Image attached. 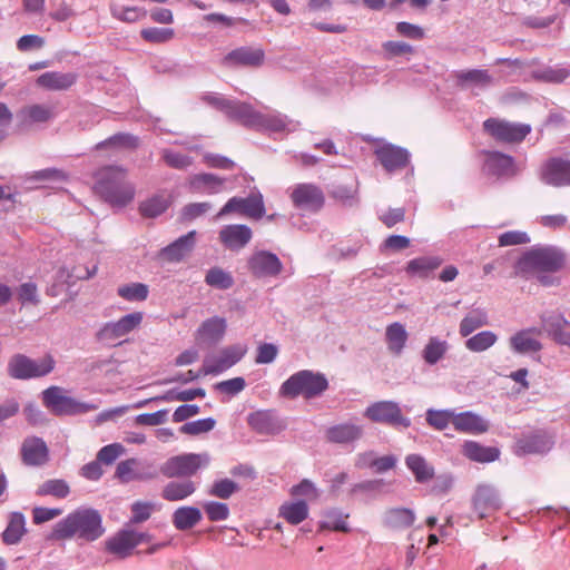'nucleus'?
Listing matches in <instances>:
<instances>
[{
	"label": "nucleus",
	"mask_w": 570,
	"mask_h": 570,
	"mask_svg": "<svg viewBox=\"0 0 570 570\" xmlns=\"http://www.w3.org/2000/svg\"><path fill=\"white\" fill-rule=\"evenodd\" d=\"M245 344H234L219 351L216 356H207L202 367L203 375H217L238 363L246 354Z\"/></svg>",
	"instance_id": "12"
},
{
	"label": "nucleus",
	"mask_w": 570,
	"mask_h": 570,
	"mask_svg": "<svg viewBox=\"0 0 570 570\" xmlns=\"http://www.w3.org/2000/svg\"><path fill=\"white\" fill-rule=\"evenodd\" d=\"M45 406L56 415H77L97 409L95 404L80 402L69 395L59 386H49L42 392Z\"/></svg>",
	"instance_id": "7"
},
{
	"label": "nucleus",
	"mask_w": 570,
	"mask_h": 570,
	"mask_svg": "<svg viewBox=\"0 0 570 570\" xmlns=\"http://www.w3.org/2000/svg\"><path fill=\"white\" fill-rule=\"evenodd\" d=\"M375 155L387 173L404 168L410 159V153L402 147L383 144L376 147Z\"/></svg>",
	"instance_id": "24"
},
{
	"label": "nucleus",
	"mask_w": 570,
	"mask_h": 570,
	"mask_svg": "<svg viewBox=\"0 0 570 570\" xmlns=\"http://www.w3.org/2000/svg\"><path fill=\"white\" fill-rule=\"evenodd\" d=\"M405 464L419 483H426L434 478V468L420 454H409L405 458Z\"/></svg>",
	"instance_id": "46"
},
{
	"label": "nucleus",
	"mask_w": 570,
	"mask_h": 570,
	"mask_svg": "<svg viewBox=\"0 0 570 570\" xmlns=\"http://www.w3.org/2000/svg\"><path fill=\"white\" fill-rule=\"evenodd\" d=\"M449 348L450 345L445 340H441L438 336H431L423 347L421 355L428 365L433 366L445 356Z\"/></svg>",
	"instance_id": "47"
},
{
	"label": "nucleus",
	"mask_w": 570,
	"mask_h": 570,
	"mask_svg": "<svg viewBox=\"0 0 570 570\" xmlns=\"http://www.w3.org/2000/svg\"><path fill=\"white\" fill-rule=\"evenodd\" d=\"M137 547L134 540V530L124 529L106 542L107 550L119 558H127Z\"/></svg>",
	"instance_id": "37"
},
{
	"label": "nucleus",
	"mask_w": 570,
	"mask_h": 570,
	"mask_svg": "<svg viewBox=\"0 0 570 570\" xmlns=\"http://www.w3.org/2000/svg\"><path fill=\"white\" fill-rule=\"evenodd\" d=\"M167 207V199L164 196L155 195L139 205V212L145 217L154 218L161 215Z\"/></svg>",
	"instance_id": "57"
},
{
	"label": "nucleus",
	"mask_w": 570,
	"mask_h": 570,
	"mask_svg": "<svg viewBox=\"0 0 570 570\" xmlns=\"http://www.w3.org/2000/svg\"><path fill=\"white\" fill-rule=\"evenodd\" d=\"M462 454L474 462L491 463L500 458V450L497 446L482 445L476 441H465L462 445Z\"/></svg>",
	"instance_id": "35"
},
{
	"label": "nucleus",
	"mask_w": 570,
	"mask_h": 570,
	"mask_svg": "<svg viewBox=\"0 0 570 570\" xmlns=\"http://www.w3.org/2000/svg\"><path fill=\"white\" fill-rule=\"evenodd\" d=\"M498 342V335L492 331H482L470 336L464 346L473 353H481L492 347Z\"/></svg>",
	"instance_id": "49"
},
{
	"label": "nucleus",
	"mask_w": 570,
	"mask_h": 570,
	"mask_svg": "<svg viewBox=\"0 0 570 570\" xmlns=\"http://www.w3.org/2000/svg\"><path fill=\"white\" fill-rule=\"evenodd\" d=\"M27 532L24 514L19 511H13L7 517V525L1 533V540L6 546H17L22 541Z\"/></svg>",
	"instance_id": "29"
},
{
	"label": "nucleus",
	"mask_w": 570,
	"mask_h": 570,
	"mask_svg": "<svg viewBox=\"0 0 570 570\" xmlns=\"http://www.w3.org/2000/svg\"><path fill=\"white\" fill-rule=\"evenodd\" d=\"M247 268L256 278H273L282 273L284 265L275 253L257 249L248 256Z\"/></svg>",
	"instance_id": "13"
},
{
	"label": "nucleus",
	"mask_w": 570,
	"mask_h": 570,
	"mask_svg": "<svg viewBox=\"0 0 570 570\" xmlns=\"http://www.w3.org/2000/svg\"><path fill=\"white\" fill-rule=\"evenodd\" d=\"M416 519L414 510L410 508H390L382 515V523L391 530H404L410 528Z\"/></svg>",
	"instance_id": "34"
},
{
	"label": "nucleus",
	"mask_w": 570,
	"mask_h": 570,
	"mask_svg": "<svg viewBox=\"0 0 570 570\" xmlns=\"http://www.w3.org/2000/svg\"><path fill=\"white\" fill-rule=\"evenodd\" d=\"M441 264L438 256H421L407 262L405 273L411 277L429 278Z\"/></svg>",
	"instance_id": "40"
},
{
	"label": "nucleus",
	"mask_w": 570,
	"mask_h": 570,
	"mask_svg": "<svg viewBox=\"0 0 570 570\" xmlns=\"http://www.w3.org/2000/svg\"><path fill=\"white\" fill-rule=\"evenodd\" d=\"M554 444L552 438L542 431L523 434L515 442L514 452L517 455L546 454Z\"/></svg>",
	"instance_id": "20"
},
{
	"label": "nucleus",
	"mask_w": 570,
	"mask_h": 570,
	"mask_svg": "<svg viewBox=\"0 0 570 570\" xmlns=\"http://www.w3.org/2000/svg\"><path fill=\"white\" fill-rule=\"evenodd\" d=\"M206 392L202 387L197 389H189L184 391H177V390H169L165 394L160 396H156L153 400H160L165 402H171V401H181V402H188L193 401L196 397H205Z\"/></svg>",
	"instance_id": "58"
},
{
	"label": "nucleus",
	"mask_w": 570,
	"mask_h": 570,
	"mask_svg": "<svg viewBox=\"0 0 570 570\" xmlns=\"http://www.w3.org/2000/svg\"><path fill=\"white\" fill-rule=\"evenodd\" d=\"M347 515H344L340 510H330L324 513L322 520L320 521V528L322 530H334V531H343L347 532L348 527L345 521Z\"/></svg>",
	"instance_id": "56"
},
{
	"label": "nucleus",
	"mask_w": 570,
	"mask_h": 570,
	"mask_svg": "<svg viewBox=\"0 0 570 570\" xmlns=\"http://www.w3.org/2000/svg\"><path fill=\"white\" fill-rule=\"evenodd\" d=\"M364 429L362 425L354 422H343L330 426L325 431V438L328 442L350 445L362 439Z\"/></svg>",
	"instance_id": "27"
},
{
	"label": "nucleus",
	"mask_w": 570,
	"mask_h": 570,
	"mask_svg": "<svg viewBox=\"0 0 570 570\" xmlns=\"http://www.w3.org/2000/svg\"><path fill=\"white\" fill-rule=\"evenodd\" d=\"M454 414L455 410L453 409H428L425 412V421L434 430L443 431L450 424H454Z\"/></svg>",
	"instance_id": "50"
},
{
	"label": "nucleus",
	"mask_w": 570,
	"mask_h": 570,
	"mask_svg": "<svg viewBox=\"0 0 570 570\" xmlns=\"http://www.w3.org/2000/svg\"><path fill=\"white\" fill-rule=\"evenodd\" d=\"M501 507L502 501L494 485L482 483L475 488L472 497V509L480 519L492 515L500 510Z\"/></svg>",
	"instance_id": "16"
},
{
	"label": "nucleus",
	"mask_w": 570,
	"mask_h": 570,
	"mask_svg": "<svg viewBox=\"0 0 570 570\" xmlns=\"http://www.w3.org/2000/svg\"><path fill=\"white\" fill-rule=\"evenodd\" d=\"M227 183L226 177L212 173H200L189 176L186 186L194 194L217 195L226 190Z\"/></svg>",
	"instance_id": "19"
},
{
	"label": "nucleus",
	"mask_w": 570,
	"mask_h": 570,
	"mask_svg": "<svg viewBox=\"0 0 570 570\" xmlns=\"http://www.w3.org/2000/svg\"><path fill=\"white\" fill-rule=\"evenodd\" d=\"M484 130L495 140L503 142H520L531 131L527 124H514L502 119L489 118L483 122Z\"/></svg>",
	"instance_id": "14"
},
{
	"label": "nucleus",
	"mask_w": 570,
	"mask_h": 570,
	"mask_svg": "<svg viewBox=\"0 0 570 570\" xmlns=\"http://www.w3.org/2000/svg\"><path fill=\"white\" fill-rule=\"evenodd\" d=\"M264 58L265 53L259 48L240 47L227 53L224 63L226 66L258 67L264 62Z\"/></svg>",
	"instance_id": "33"
},
{
	"label": "nucleus",
	"mask_w": 570,
	"mask_h": 570,
	"mask_svg": "<svg viewBox=\"0 0 570 570\" xmlns=\"http://www.w3.org/2000/svg\"><path fill=\"white\" fill-rule=\"evenodd\" d=\"M454 76L460 87L471 85L479 88H487L493 81L491 75L485 69L459 70L455 71Z\"/></svg>",
	"instance_id": "45"
},
{
	"label": "nucleus",
	"mask_w": 570,
	"mask_h": 570,
	"mask_svg": "<svg viewBox=\"0 0 570 570\" xmlns=\"http://www.w3.org/2000/svg\"><path fill=\"white\" fill-rule=\"evenodd\" d=\"M117 294L128 302H142L148 297L149 288L144 283H130L119 286Z\"/></svg>",
	"instance_id": "54"
},
{
	"label": "nucleus",
	"mask_w": 570,
	"mask_h": 570,
	"mask_svg": "<svg viewBox=\"0 0 570 570\" xmlns=\"http://www.w3.org/2000/svg\"><path fill=\"white\" fill-rule=\"evenodd\" d=\"M382 50L386 59L414 53L413 46L404 41H385L382 43Z\"/></svg>",
	"instance_id": "62"
},
{
	"label": "nucleus",
	"mask_w": 570,
	"mask_h": 570,
	"mask_svg": "<svg viewBox=\"0 0 570 570\" xmlns=\"http://www.w3.org/2000/svg\"><path fill=\"white\" fill-rule=\"evenodd\" d=\"M208 462L209 456L205 453H184L166 460L160 465L159 472L167 479H190Z\"/></svg>",
	"instance_id": "8"
},
{
	"label": "nucleus",
	"mask_w": 570,
	"mask_h": 570,
	"mask_svg": "<svg viewBox=\"0 0 570 570\" xmlns=\"http://www.w3.org/2000/svg\"><path fill=\"white\" fill-rule=\"evenodd\" d=\"M541 331L537 327H528L515 332L509 337V346L512 353L528 355L542 350V343L538 340Z\"/></svg>",
	"instance_id": "22"
},
{
	"label": "nucleus",
	"mask_w": 570,
	"mask_h": 570,
	"mask_svg": "<svg viewBox=\"0 0 570 570\" xmlns=\"http://www.w3.org/2000/svg\"><path fill=\"white\" fill-rule=\"evenodd\" d=\"M21 459L28 466H41L49 460V450L46 442L38 436L26 438L21 445Z\"/></svg>",
	"instance_id": "26"
},
{
	"label": "nucleus",
	"mask_w": 570,
	"mask_h": 570,
	"mask_svg": "<svg viewBox=\"0 0 570 570\" xmlns=\"http://www.w3.org/2000/svg\"><path fill=\"white\" fill-rule=\"evenodd\" d=\"M203 99L212 107L224 112L229 119L235 120L247 128L255 129L259 111L250 104L229 99L215 92L206 94Z\"/></svg>",
	"instance_id": "4"
},
{
	"label": "nucleus",
	"mask_w": 570,
	"mask_h": 570,
	"mask_svg": "<svg viewBox=\"0 0 570 570\" xmlns=\"http://www.w3.org/2000/svg\"><path fill=\"white\" fill-rule=\"evenodd\" d=\"M203 508L207 518L213 522L224 521L229 517V508L226 503L208 501L204 503Z\"/></svg>",
	"instance_id": "63"
},
{
	"label": "nucleus",
	"mask_w": 570,
	"mask_h": 570,
	"mask_svg": "<svg viewBox=\"0 0 570 570\" xmlns=\"http://www.w3.org/2000/svg\"><path fill=\"white\" fill-rule=\"evenodd\" d=\"M289 197L296 208L309 213L321 210L325 204L323 190L318 186L309 183L295 185L292 188Z\"/></svg>",
	"instance_id": "15"
},
{
	"label": "nucleus",
	"mask_w": 570,
	"mask_h": 570,
	"mask_svg": "<svg viewBox=\"0 0 570 570\" xmlns=\"http://www.w3.org/2000/svg\"><path fill=\"white\" fill-rule=\"evenodd\" d=\"M409 334L402 323L394 322L386 327L385 340L393 355H401L406 345Z\"/></svg>",
	"instance_id": "44"
},
{
	"label": "nucleus",
	"mask_w": 570,
	"mask_h": 570,
	"mask_svg": "<svg viewBox=\"0 0 570 570\" xmlns=\"http://www.w3.org/2000/svg\"><path fill=\"white\" fill-rule=\"evenodd\" d=\"M56 117L57 109L51 104H30L22 107L17 114L21 127L47 124Z\"/></svg>",
	"instance_id": "21"
},
{
	"label": "nucleus",
	"mask_w": 570,
	"mask_h": 570,
	"mask_svg": "<svg viewBox=\"0 0 570 570\" xmlns=\"http://www.w3.org/2000/svg\"><path fill=\"white\" fill-rule=\"evenodd\" d=\"M125 452V448L120 443H111L102 446L98 453L97 459L100 463L107 465L112 464Z\"/></svg>",
	"instance_id": "64"
},
{
	"label": "nucleus",
	"mask_w": 570,
	"mask_h": 570,
	"mask_svg": "<svg viewBox=\"0 0 570 570\" xmlns=\"http://www.w3.org/2000/svg\"><path fill=\"white\" fill-rule=\"evenodd\" d=\"M364 416L374 423L395 428L411 425V420L402 414L400 404L394 401H377L370 404L364 411Z\"/></svg>",
	"instance_id": "11"
},
{
	"label": "nucleus",
	"mask_w": 570,
	"mask_h": 570,
	"mask_svg": "<svg viewBox=\"0 0 570 570\" xmlns=\"http://www.w3.org/2000/svg\"><path fill=\"white\" fill-rule=\"evenodd\" d=\"M542 324L557 343L570 345V332L564 330L567 326H570V322H568L563 315L551 314L543 316Z\"/></svg>",
	"instance_id": "41"
},
{
	"label": "nucleus",
	"mask_w": 570,
	"mask_h": 570,
	"mask_svg": "<svg viewBox=\"0 0 570 570\" xmlns=\"http://www.w3.org/2000/svg\"><path fill=\"white\" fill-rule=\"evenodd\" d=\"M483 171L495 177H511L515 174L513 157L500 151L483 150Z\"/></svg>",
	"instance_id": "23"
},
{
	"label": "nucleus",
	"mask_w": 570,
	"mask_h": 570,
	"mask_svg": "<svg viewBox=\"0 0 570 570\" xmlns=\"http://www.w3.org/2000/svg\"><path fill=\"white\" fill-rule=\"evenodd\" d=\"M279 517L291 524H299L308 517V505L304 500L285 502L279 508Z\"/></svg>",
	"instance_id": "48"
},
{
	"label": "nucleus",
	"mask_w": 570,
	"mask_h": 570,
	"mask_svg": "<svg viewBox=\"0 0 570 570\" xmlns=\"http://www.w3.org/2000/svg\"><path fill=\"white\" fill-rule=\"evenodd\" d=\"M196 232L190 230L160 250V256L168 262H180L195 247Z\"/></svg>",
	"instance_id": "30"
},
{
	"label": "nucleus",
	"mask_w": 570,
	"mask_h": 570,
	"mask_svg": "<svg viewBox=\"0 0 570 570\" xmlns=\"http://www.w3.org/2000/svg\"><path fill=\"white\" fill-rule=\"evenodd\" d=\"M489 324L488 312L482 307L471 308L461 320L459 333L462 337H468L474 331Z\"/></svg>",
	"instance_id": "43"
},
{
	"label": "nucleus",
	"mask_w": 570,
	"mask_h": 570,
	"mask_svg": "<svg viewBox=\"0 0 570 570\" xmlns=\"http://www.w3.org/2000/svg\"><path fill=\"white\" fill-rule=\"evenodd\" d=\"M540 179L553 187L570 186V159L553 157L541 167Z\"/></svg>",
	"instance_id": "17"
},
{
	"label": "nucleus",
	"mask_w": 570,
	"mask_h": 570,
	"mask_svg": "<svg viewBox=\"0 0 570 570\" xmlns=\"http://www.w3.org/2000/svg\"><path fill=\"white\" fill-rule=\"evenodd\" d=\"M564 264L563 254L553 247H539L523 254L518 261L517 268L520 273L529 271L557 272Z\"/></svg>",
	"instance_id": "6"
},
{
	"label": "nucleus",
	"mask_w": 570,
	"mask_h": 570,
	"mask_svg": "<svg viewBox=\"0 0 570 570\" xmlns=\"http://www.w3.org/2000/svg\"><path fill=\"white\" fill-rule=\"evenodd\" d=\"M205 282L208 286L218 289H228L234 285V278L230 273L220 267H213L208 269Z\"/></svg>",
	"instance_id": "55"
},
{
	"label": "nucleus",
	"mask_w": 570,
	"mask_h": 570,
	"mask_svg": "<svg viewBox=\"0 0 570 570\" xmlns=\"http://www.w3.org/2000/svg\"><path fill=\"white\" fill-rule=\"evenodd\" d=\"M203 519L202 511L191 505H184L177 508L173 515L171 522L179 531H187L197 525Z\"/></svg>",
	"instance_id": "42"
},
{
	"label": "nucleus",
	"mask_w": 570,
	"mask_h": 570,
	"mask_svg": "<svg viewBox=\"0 0 570 570\" xmlns=\"http://www.w3.org/2000/svg\"><path fill=\"white\" fill-rule=\"evenodd\" d=\"M77 79L76 72L47 71L37 78L36 83L47 90L63 91L71 88Z\"/></svg>",
	"instance_id": "31"
},
{
	"label": "nucleus",
	"mask_w": 570,
	"mask_h": 570,
	"mask_svg": "<svg viewBox=\"0 0 570 570\" xmlns=\"http://www.w3.org/2000/svg\"><path fill=\"white\" fill-rule=\"evenodd\" d=\"M253 238V230L245 224H229L220 228L218 239L230 252L244 249Z\"/></svg>",
	"instance_id": "18"
},
{
	"label": "nucleus",
	"mask_w": 570,
	"mask_h": 570,
	"mask_svg": "<svg viewBox=\"0 0 570 570\" xmlns=\"http://www.w3.org/2000/svg\"><path fill=\"white\" fill-rule=\"evenodd\" d=\"M299 128V122L289 119L286 115L277 111L267 114H258L256 130H265L269 132H294Z\"/></svg>",
	"instance_id": "25"
},
{
	"label": "nucleus",
	"mask_w": 570,
	"mask_h": 570,
	"mask_svg": "<svg viewBox=\"0 0 570 570\" xmlns=\"http://www.w3.org/2000/svg\"><path fill=\"white\" fill-rule=\"evenodd\" d=\"M51 355L33 360L24 354H14L8 362V374L16 380H31L48 375L55 368Z\"/></svg>",
	"instance_id": "5"
},
{
	"label": "nucleus",
	"mask_w": 570,
	"mask_h": 570,
	"mask_svg": "<svg viewBox=\"0 0 570 570\" xmlns=\"http://www.w3.org/2000/svg\"><path fill=\"white\" fill-rule=\"evenodd\" d=\"M328 387L326 376L318 372L302 370L291 375L279 389L284 397L295 399L302 395L305 399L320 396Z\"/></svg>",
	"instance_id": "3"
},
{
	"label": "nucleus",
	"mask_w": 570,
	"mask_h": 570,
	"mask_svg": "<svg viewBox=\"0 0 570 570\" xmlns=\"http://www.w3.org/2000/svg\"><path fill=\"white\" fill-rule=\"evenodd\" d=\"M69 484L62 479H50L40 484L36 490L38 497H53L57 499H65L69 495Z\"/></svg>",
	"instance_id": "51"
},
{
	"label": "nucleus",
	"mask_w": 570,
	"mask_h": 570,
	"mask_svg": "<svg viewBox=\"0 0 570 570\" xmlns=\"http://www.w3.org/2000/svg\"><path fill=\"white\" fill-rule=\"evenodd\" d=\"M226 327V320L223 317L207 318L197 330V338L208 344H216L224 337Z\"/></svg>",
	"instance_id": "36"
},
{
	"label": "nucleus",
	"mask_w": 570,
	"mask_h": 570,
	"mask_svg": "<svg viewBox=\"0 0 570 570\" xmlns=\"http://www.w3.org/2000/svg\"><path fill=\"white\" fill-rule=\"evenodd\" d=\"M238 484L230 479H222L215 481L210 487L208 494L219 498V499H229L236 491H238Z\"/></svg>",
	"instance_id": "60"
},
{
	"label": "nucleus",
	"mask_w": 570,
	"mask_h": 570,
	"mask_svg": "<svg viewBox=\"0 0 570 570\" xmlns=\"http://www.w3.org/2000/svg\"><path fill=\"white\" fill-rule=\"evenodd\" d=\"M105 533L101 513L88 507H79L59 520L52 528L50 539L65 541L75 539L94 542Z\"/></svg>",
	"instance_id": "1"
},
{
	"label": "nucleus",
	"mask_w": 570,
	"mask_h": 570,
	"mask_svg": "<svg viewBox=\"0 0 570 570\" xmlns=\"http://www.w3.org/2000/svg\"><path fill=\"white\" fill-rule=\"evenodd\" d=\"M215 424L216 421L213 417L199 419L183 424L179 431L183 434L198 435L212 431L215 428Z\"/></svg>",
	"instance_id": "61"
},
{
	"label": "nucleus",
	"mask_w": 570,
	"mask_h": 570,
	"mask_svg": "<svg viewBox=\"0 0 570 570\" xmlns=\"http://www.w3.org/2000/svg\"><path fill=\"white\" fill-rule=\"evenodd\" d=\"M248 424L259 434H276L282 430L275 414L271 411H256L248 415Z\"/></svg>",
	"instance_id": "39"
},
{
	"label": "nucleus",
	"mask_w": 570,
	"mask_h": 570,
	"mask_svg": "<svg viewBox=\"0 0 570 570\" xmlns=\"http://www.w3.org/2000/svg\"><path fill=\"white\" fill-rule=\"evenodd\" d=\"M330 196L340 202L343 206L354 207L360 203L358 183L352 178L350 183H335L331 186Z\"/></svg>",
	"instance_id": "38"
},
{
	"label": "nucleus",
	"mask_w": 570,
	"mask_h": 570,
	"mask_svg": "<svg viewBox=\"0 0 570 570\" xmlns=\"http://www.w3.org/2000/svg\"><path fill=\"white\" fill-rule=\"evenodd\" d=\"M95 191L114 207H125L135 197V186L128 180L127 169L110 165L98 169L95 175Z\"/></svg>",
	"instance_id": "2"
},
{
	"label": "nucleus",
	"mask_w": 570,
	"mask_h": 570,
	"mask_svg": "<svg viewBox=\"0 0 570 570\" xmlns=\"http://www.w3.org/2000/svg\"><path fill=\"white\" fill-rule=\"evenodd\" d=\"M138 146V138L134 135L126 134V132H118L109 138L98 142L96 145V149H102L106 147H112V148H128V149H135Z\"/></svg>",
	"instance_id": "53"
},
{
	"label": "nucleus",
	"mask_w": 570,
	"mask_h": 570,
	"mask_svg": "<svg viewBox=\"0 0 570 570\" xmlns=\"http://www.w3.org/2000/svg\"><path fill=\"white\" fill-rule=\"evenodd\" d=\"M232 213L256 220L263 218L266 209L262 193L254 188L246 197L235 196L229 198L216 214L215 219H222Z\"/></svg>",
	"instance_id": "9"
},
{
	"label": "nucleus",
	"mask_w": 570,
	"mask_h": 570,
	"mask_svg": "<svg viewBox=\"0 0 570 570\" xmlns=\"http://www.w3.org/2000/svg\"><path fill=\"white\" fill-rule=\"evenodd\" d=\"M163 161L170 168L184 170L190 167L194 163L193 157L176 151L171 148H163L160 150Z\"/></svg>",
	"instance_id": "52"
},
{
	"label": "nucleus",
	"mask_w": 570,
	"mask_h": 570,
	"mask_svg": "<svg viewBox=\"0 0 570 570\" xmlns=\"http://www.w3.org/2000/svg\"><path fill=\"white\" fill-rule=\"evenodd\" d=\"M570 76V71L563 67H547L534 71L533 77L549 83H561Z\"/></svg>",
	"instance_id": "59"
},
{
	"label": "nucleus",
	"mask_w": 570,
	"mask_h": 570,
	"mask_svg": "<svg viewBox=\"0 0 570 570\" xmlns=\"http://www.w3.org/2000/svg\"><path fill=\"white\" fill-rule=\"evenodd\" d=\"M144 318L141 312H134L124 315L116 322L105 323L96 334L99 342L108 345L121 344V338L139 327Z\"/></svg>",
	"instance_id": "10"
},
{
	"label": "nucleus",
	"mask_w": 570,
	"mask_h": 570,
	"mask_svg": "<svg viewBox=\"0 0 570 570\" xmlns=\"http://www.w3.org/2000/svg\"><path fill=\"white\" fill-rule=\"evenodd\" d=\"M198 489V483L190 479L171 480L161 489V498L168 502H177L191 497Z\"/></svg>",
	"instance_id": "32"
},
{
	"label": "nucleus",
	"mask_w": 570,
	"mask_h": 570,
	"mask_svg": "<svg viewBox=\"0 0 570 570\" xmlns=\"http://www.w3.org/2000/svg\"><path fill=\"white\" fill-rule=\"evenodd\" d=\"M453 428L460 433L483 434L488 432L490 424L488 420L473 411L459 413L455 411Z\"/></svg>",
	"instance_id": "28"
}]
</instances>
